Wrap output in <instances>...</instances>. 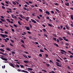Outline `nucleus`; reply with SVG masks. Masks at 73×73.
Segmentation results:
<instances>
[{"label": "nucleus", "instance_id": "1", "mask_svg": "<svg viewBox=\"0 0 73 73\" xmlns=\"http://www.w3.org/2000/svg\"><path fill=\"white\" fill-rule=\"evenodd\" d=\"M0 35L2 37H3V38H5V37H7L8 36H7V35L6 34H0Z\"/></svg>", "mask_w": 73, "mask_h": 73}, {"label": "nucleus", "instance_id": "2", "mask_svg": "<svg viewBox=\"0 0 73 73\" xmlns=\"http://www.w3.org/2000/svg\"><path fill=\"white\" fill-rule=\"evenodd\" d=\"M60 50L61 51L60 52V53L61 54H64V53H66V52L63 50L61 49Z\"/></svg>", "mask_w": 73, "mask_h": 73}, {"label": "nucleus", "instance_id": "3", "mask_svg": "<svg viewBox=\"0 0 73 73\" xmlns=\"http://www.w3.org/2000/svg\"><path fill=\"white\" fill-rule=\"evenodd\" d=\"M31 20L32 22L33 23H34L35 24H36V23H37V22L36 21H35V20L32 19H31Z\"/></svg>", "mask_w": 73, "mask_h": 73}, {"label": "nucleus", "instance_id": "4", "mask_svg": "<svg viewBox=\"0 0 73 73\" xmlns=\"http://www.w3.org/2000/svg\"><path fill=\"white\" fill-rule=\"evenodd\" d=\"M56 64L57 66H59V67H62V66H61V65H59V63L58 62H56Z\"/></svg>", "mask_w": 73, "mask_h": 73}, {"label": "nucleus", "instance_id": "5", "mask_svg": "<svg viewBox=\"0 0 73 73\" xmlns=\"http://www.w3.org/2000/svg\"><path fill=\"white\" fill-rule=\"evenodd\" d=\"M63 38L64 39V40H65L66 41H68V40L66 39V37H65L63 36Z\"/></svg>", "mask_w": 73, "mask_h": 73}, {"label": "nucleus", "instance_id": "6", "mask_svg": "<svg viewBox=\"0 0 73 73\" xmlns=\"http://www.w3.org/2000/svg\"><path fill=\"white\" fill-rule=\"evenodd\" d=\"M25 28H26L27 30V31H30V28H29V27H27V26H25Z\"/></svg>", "mask_w": 73, "mask_h": 73}, {"label": "nucleus", "instance_id": "7", "mask_svg": "<svg viewBox=\"0 0 73 73\" xmlns=\"http://www.w3.org/2000/svg\"><path fill=\"white\" fill-rule=\"evenodd\" d=\"M23 9H24V10H25L26 11H29V9L25 7H24Z\"/></svg>", "mask_w": 73, "mask_h": 73}, {"label": "nucleus", "instance_id": "8", "mask_svg": "<svg viewBox=\"0 0 73 73\" xmlns=\"http://www.w3.org/2000/svg\"><path fill=\"white\" fill-rule=\"evenodd\" d=\"M9 65H10V66H12V67H13V68H15V66H13V64H12L10 63Z\"/></svg>", "mask_w": 73, "mask_h": 73}, {"label": "nucleus", "instance_id": "9", "mask_svg": "<svg viewBox=\"0 0 73 73\" xmlns=\"http://www.w3.org/2000/svg\"><path fill=\"white\" fill-rule=\"evenodd\" d=\"M45 13H46V14H47V15H50L49 12L47 11L45 12Z\"/></svg>", "mask_w": 73, "mask_h": 73}, {"label": "nucleus", "instance_id": "10", "mask_svg": "<svg viewBox=\"0 0 73 73\" xmlns=\"http://www.w3.org/2000/svg\"><path fill=\"white\" fill-rule=\"evenodd\" d=\"M23 56L25 58H27V59H28V56H27L26 55H23Z\"/></svg>", "mask_w": 73, "mask_h": 73}, {"label": "nucleus", "instance_id": "11", "mask_svg": "<svg viewBox=\"0 0 73 73\" xmlns=\"http://www.w3.org/2000/svg\"><path fill=\"white\" fill-rule=\"evenodd\" d=\"M65 5H66V6H69V3L67 2L65 3Z\"/></svg>", "mask_w": 73, "mask_h": 73}, {"label": "nucleus", "instance_id": "12", "mask_svg": "<svg viewBox=\"0 0 73 73\" xmlns=\"http://www.w3.org/2000/svg\"><path fill=\"white\" fill-rule=\"evenodd\" d=\"M26 17L27 18H24V19H26V20H27V21H28L29 20V17Z\"/></svg>", "mask_w": 73, "mask_h": 73}, {"label": "nucleus", "instance_id": "13", "mask_svg": "<svg viewBox=\"0 0 73 73\" xmlns=\"http://www.w3.org/2000/svg\"><path fill=\"white\" fill-rule=\"evenodd\" d=\"M0 20L2 21H3V22H5V20H4V19H2V18H1Z\"/></svg>", "mask_w": 73, "mask_h": 73}, {"label": "nucleus", "instance_id": "14", "mask_svg": "<svg viewBox=\"0 0 73 73\" xmlns=\"http://www.w3.org/2000/svg\"><path fill=\"white\" fill-rule=\"evenodd\" d=\"M46 66L47 67H48V68H49V66H50V64H47V63H46Z\"/></svg>", "mask_w": 73, "mask_h": 73}, {"label": "nucleus", "instance_id": "15", "mask_svg": "<svg viewBox=\"0 0 73 73\" xmlns=\"http://www.w3.org/2000/svg\"><path fill=\"white\" fill-rule=\"evenodd\" d=\"M27 33L25 32H24L23 33H22L21 34L22 35H23V36H25V35H26Z\"/></svg>", "mask_w": 73, "mask_h": 73}, {"label": "nucleus", "instance_id": "16", "mask_svg": "<svg viewBox=\"0 0 73 73\" xmlns=\"http://www.w3.org/2000/svg\"><path fill=\"white\" fill-rule=\"evenodd\" d=\"M17 71H18V72H23V70H20L19 69H18L17 70Z\"/></svg>", "mask_w": 73, "mask_h": 73}, {"label": "nucleus", "instance_id": "17", "mask_svg": "<svg viewBox=\"0 0 73 73\" xmlns=\"http://www.w3.org/2000/svg\"><path fill=\"white\" fill-rule=\"evenodd\" d=\"M6 49L7 50H8V51H11V50L10 49L7 48H6Z\"/></svg>", "mask_w": 73, "mask_h": 73}, {"label": "nucleus", "instance_id": "18", "mask_svg": "<svg viewBox=\"0 0 73 73\" xmlns=\"http://www.w3.org/2000/svg\"><path fill=\"white\" fill-rule=\"evenodd\" d=\"M0 50L2 52H4L5 51L3 49L0 48Z\"/></svg>", "mask_w": 73, "mask_h": 73}, {"label": "nucleus", "instance_id": "19", "mask_svg": "<svg viewBox=\"0 0 73 73\" xmlns=\"http://www.w3.org/2000/svg\"><path fill=\"white\" fill-rule=\"evenodd\" d=\"M23 72H24V73H28V71H25L24 70H23Z\"/></svg>", "mask_w": 73, "mask_h": 73}, {"label": "nucleus", "instance_id": "20", "mask_svg": "<svg viewBox=\"0 0 73 73\" xmlns=\"http://www.w3.org/2000/svg\"><path fill=\"white\" fill-rule=\"evenodd\" d=\"M65 27H66V28L67 29H69V28L68 27V25H65Z\"/></svg>", "mask_w": 73, "mask_h": 73}, {"label": "nucleus", "instance_id": "21", "mask_svg": "<svg viewBox=\"0 0 73 73\" xmlns=\"http://www.w3.org/2000/svg\"><path fill=\"white\" fill-rule=\"evenodd\" d=\"M2 60L4 61H7V59L4 58H3Z\"/></svg>", "mask_w": 73, "mask_h": 73}, {"label": "nucleus", "instance_id": "22", "mask_svg": "<svg viewBox=\"0 0 73 73\" xmlns=\"http://www.w3.org/2000/svg\"><path fill=\"white\" fill-rule=\"evenodd\" d=\"M55 9L58 13H60V10L57 9Z\"/></svg>", "mask_w": 73, "mask_h": 73}, {"label": "nucleus", "instance_id": "23", "mask_svg": "<svg viewBox=\"0 0 73 73\" xmlns=\"http://www.w3.org/2000/svg\"><path fill=\"white\" fill-rule=\"evenodd\" d=\"M23 62H25V63L26 64H27L29 62L27 60H24L23 61Z\"/></svg>", "mask_w": 73, "mask_h": 73}, {"label": "nucleus", "instance_id": "24", "mask_svg": "<svg viewBox=\"0 0 73 73\" xmlns=\"http://www.w3.org/2000/svg\"><path fill=\"white\" fill-rule=\"evenodd\" d=\"M67 33L68 35H70V32H69V31H68L67 32Z\"/></svg>", "mask_w": 73, "mask_h": 73}, {"label": "nucleus", "instance_id": "25", "mask_svg": "<svg viewBox=\"0 0 73 73\" xmlns=\"http://www.w3.org/2000/svg\"><path fill=\"white\" fill-rule=\"evenodd\" d=\"M28 69L29 70H31V71L33 70V69L31 68H28Z\"/></svg>", "mask_w": 73, "mask_h": 73}, {"label": "nucleus", "instance_id": "26", "mask_svg": "<svg viewBox=\"0 0 73 73\" xmlns=\"http://www.w3.org/2000/svg\"><path fill=\"white\" fill-rule=\"evenodd\" d=\"M6 20L9 22V23H11V21H9V19H6Z\"/></svg>", "mask_w": 73, "mask_h": 73}, {"label": "nucleus", "instance_id": "27", "mask_svg": "<svg viewBox=\"0 0 73 73\" xmlns=\"http://www.w3.org/2000/svg\"><path fill=\"white\" fill-rule=\"evenodd\" d=\"M12 3L13 4H14V5H16V3H15V2L14 1H12Z\"/></svg>", "mask_w": 73, "mask_h": 73}, {"label": "nucleus", "instance_id": "28", "mask_svg": "<svg viewBox=\"0 0 73 73\" xmlns=\"http://www.w3.org/2000/svg\"><path fill=\"white\" fill-rule=\"evenodd\" d=\"M45 57H46V58H47L48 57V55L46 54H45Z\"/></svg>", "mask_w": 73, "mask_h": 73}, {"label": "nucleus", "instance_id": "29", "mask_svg": "<svg viewBox=\"0 0 73 73\" xmlns=\"http://www.w3.org/2000/svg\"><path fill=\"white\" fill-rule=\"evenodd\" d=\"M52 39H53V40H54V41H56V38H53Z\"/></svg>", "mask_w": 73, "mask_h": 73}, {"label": "nucleus", "instance_id": "30", "mask_svg": "<svg viewBox=\"0 0 73 73\" xmlns=\"http://www.w3.org/2000/svg\"><path fill=\"white\" fill-rule=\"evenodd\" d=\"M44 36H45V37H46L47 38L48 37V35H47L45 34H44Z\"/></svg>", "mask_w": 73, "mask_h": 73}, {"label": "nucleus", "instance_id": "31", "mask_svg": "<svg viewBox=\"0 0 73 73\" xmlns=\"http://www.w3.org/2000/svg\"><path fill=\"white\" fill-rule=\"evenodd\" d=\"M59 39L60 40V41H61V40H63V39H62V38H61V37H60L59 38Z\"/></svg>", "mask_w": 73, "mask_h": 73}, {"label": "nucleus", "instance_id": "32", "mask_svg": "<svg viewBox=\"0 0 73 73\" xmlns=\"http://www.w3.org/2000/svg\"><path fill=\"white\" fill-rule=\"evenodd\" d=\"M70 17L72 20H73V15H71L70 16Z\"/></svg>", "mask_w": 73, "mask_h": 73}, {"label": "nucleus", "instance_id": "33", "mask_svg": "<svg viewBox=\"0 0 73 73\" xmlns=\"http://www.w3.org/2000/svg\"><path fill=\"white\" fill-rule=\"evenodd\" d=\"M54 45L55 46H58V45L56 43H53Z\"/></svg>", "mask_w": 73, "mask_h": 73}, {"label": "nucleus", "instance_id": "34", "mask_svg": "<svg viewBox=\"0 0 73 73\" xmlns=\"http://www.w3.org/2000/svg\"><path fill=\"white\" fill-rule=\"evenodd\" d=\"M42 71H43V72H44V73H46L47 72L46 71L44 70H42Z\"/></svg>", "mask_w": 73, "mask_h": 73}, {"label": "nucleus", "instance_id": "35", "mask_svg": "<svg viewBox=\"0 0 73 73\" xmlns=\"http://www.w3.org/2000/svg\"><path fill=\"white\" fill-rule=\"evenodd\" d=\"M2 9H5V7L4 6H2Z\"/></svg>", "mask_w": 73, "mask_h": 73}, {"label": "nucleus", "instance_id": "36", "mask_svg": "<svg viewBox=\"0 0 73 73\" xmlns=\"http://www.w3.org/2000/svg\"><path fill=\"white\" fill-rule=\"evenodd\" d=\"M49 61L50 62H51V63H52V64H54V62L52 60H49Z\"/></svg>", "mask_w": 73, "mask_h": 73}, {"label": "nucleus", "instance_id": "37", "mask_svg": "<svg viewBox=\"0 0 73 73\" xmlns=\"http://www.w3.org/2000/svg\"><path fill=\"white\" fill-rule=\"evenodd\" d=\"M9 10L10 13H11V12H12V9H9Z\"/></svg>", "mask_w": 73, "mask_h": 73}, {"label": "nucleus", "instance_id": "38", "mask_svg": "<svg viewBox=\"0 0 73 73\" xmlns=\"http://www.w3.org/2000/svg\"><path fill=\"white\" fill-rule=\"evenodd\" d=\"M13 26L15 27V28H17V25L16 24H13Z\"/></svg>", "mask_w": 73, "mask_h": 73}, {"label": "nucleus", "instance_id": "39", "mask_svg": "<svg viewBox=\"0 0 73 73\" xmlns=\"http://www.w3.org/2000/svg\"><path fill=\"white\" fill-rule=\"evenodd\" d=\"M11 29L12 31H13V32H15V30H14V29L12 28H11Z\"/></svg>", "mask_w": 73, "mask_h": 73}, {"label": "nucleus", "instance_id": "40", "mask_svg": "<svg viewBox=\"0 0 73 73\" xmlns=\"http://www.w3.org/2000/svg\"><path fill=\"white\" fill-rule=\"evenodd\" d=\"M39 11L40 12H42V10L40 9H39Z\"/></svg>", "mask_w": 73, "mask_h": 73}, {"label": "nucleus", "instance_id": "41", "mask_svg": "<svg viewBox=\"0 0 73 73\" xmlns=\"http://www.w3.org/2000/svg\"><path fill=\"white\" fill-rule=\"evenodd\" d=\"M25 3H26V4H27V5H29V3L27 1H25Z\"/></svg>", "mask_w": 73, "mask_h": 73}, {"label": "nucleus", "instance_id": "42", "mask_svg": "<svg viewBox=\"0 0 73 73\" xmlns=\"http://www.w3.org/2000/svg\"><path fill=\"white\" fill-rule=\"evenodd\" d=\"M53 36L54 37H57V35H56V34H54Z\"/></svg>", "mask_w": 73, "mask_h": 73}, {"label": "nucleus", "instance_id": "43", "mask_svg": "<svg viewBox=\"0 0 73 73\" xmlns=\"http://www.w3.org/2000/svg\"><path fill=\"white\" fill-rule=\"evenodd\" d=\"M18 23L19 25H21L22 24L21 23H20V21H19L18 22Z\"/></svg>", "mask_w": 73, "mask_h": 73}, {"label": "nucleus", "instance_id": "44", "mask_svg": "<svg viewBox=\"0 0 73 73\" xmlns=\"http://www.w3.org/2000/svg\"><path fill=\"white\" fill-rule=\"evenodd\" d=\"M1 4H2V5H3V6H5V4H4V3H3L1 2Z\"/></svg>", "mask_w": 73, "mask_h": 73}, {"label": "nucleus", "instance_id": "45", "mask_svg": "<svg viewBox=\"0 0 73 73\" xmlns=\"http://www.w3.org/2000/svg\"><path fill=\"white\" fill-rule=\"evenodd\" d=\"M40 52H44V51L42 49H40Z\"/></svg>", "mask_w": 73, "mask_h": 73}, {"label": "nucleus", "instance_id": "46", "mask_svg": "<svg viewBox=\"0 0 73 73\" xmlns=\"http://www.w3.org/2000/svg\"><path fill=\"white\" fill-rule=\"evenodd\" d=\"M20 66H21V67L22 68H25V67H24V66H23V65H20Z\"/></svg>", "mask_w": 73, "mask_h": 73}, {"label": "nucleus", "instance_id": "47", "mask_svg": "<svg viewBox=\"0 0 73 73\" xmlns=\"http://www.w3.org/2000/svg\"><path fill=\"white\" fill-rule=\"evenodd\" d=\"M43 31H44V32H46V30L45 29H43Z\"/></svg>", "mask_w": 73, "mask_h": 73}, {"label": "nucleus", "instance_id": "48", "mask_svg": "<svg viewBox=\"0 0 73 73\" xmlns=\"http://www.w3.org/2000/svg\"><path fill=\"white\" fill-rule=\"evenodd\" d=\"M21 42H22L23 44H24V40H21Z\"/></svg>", "mask_w": 73, "mask_h": 73}, {"label": "nucleus", "instance_id": "49", "mask_svg": "<svg viewBox=\"0 0 73 73\" xmlns=\"http://www.w3.org/2000/svg\"><path fill=\"white\" fill-rule=\"evenodd\" d=\"M10 40L11 41V42H12L13 43H14V41H13V40L12 39H10Z\"/></svg>", "mask_w": 73, "mask_h": 73}, {"label": "nucleus", "instance_id": "50", "mask_svg": "<svg viewBox=\"0 0 73 73\" xmlns=\"http://www.w3.org/2000/svg\"><path fill=\"white\" fill-rule=\"evenodd\" d=\"M48 25L49 26V27H52V26L50 24H48Z\"/></svg>", "mask_w": 73, "mask_h": 73}, {"label": "nucleus", "instance_id": "51", "mask_svg": "<svg viewBox=\"0 0 73 73\" xmlns=\"http://www.w3.org/2000/svg\"><path fill=\"white\" fill-rule=\"evenodd\" d=\"M20 17H21L22 18H24V17H23V15H20Z\"/></svg>", "mask_w": 73, "mask_h": 73}, {"label": "nucleus", "instance_id": "52", "mask_svg": "<svg viewBox=\"0 0 73 73\" xmlns=\"http://www.w3.org/2000/svg\"><path fill=\"white\" fill-rule=\"evenodd\" d=\"M35 20H36V21H37V22H38V23H39V20L37 19H35Z\"/></svg>", "mask_w": 73, "mask_h": 73}, {"label": "nucleus", "instance_id": "53", "mask_svg": "<svg viewBox=\"0 0 73 73\" xmlns=\"http://www.w3.org/2000/svg\"><path fill=\"white\" fill-rule=\"evenodd\" d=\"M15 66L18 67V68H20V66H19L18 64H17L16 66Z\"/></svg>", "mask_w": 73, "mask_h": 73}, {"label": "nucleus", "instance_id": "54", "mask_svg": "<svg viewBox=\"0 0 73 73\" xmlns=\"http://www.w3.org/2000/svg\"><path fill=\"white\" fill-rule=\"evenodd\" d=\"M67 68L69 69H71V68H70V67H69V66H67Z\"/></svg>", "mask_w": 73, "mask_h": 73}, {"label": "nucleus", "instance_id": "55", "mask_svg": "<svg viewBox=\"0 0 73 73\" xmlns=\"http://www.w3.org/2000/svg\"><path fill=\"white\" fill-rule=\"evenodd\" d=\"M5 34H8V33L7 31H5Z\"/></svg>", "mask_w": 73, "mask_h": 73}, {"label": "nucleus", "instance_id": "56", "mask_svg": "<svg viewBox=\"0 0 73 73\" xmlns=\"http://www.w3.org/2000/svg\"><path fill=\"white\" fill-rule=\"evenodd\" d=\"M29 4H32V2L31 1H29Z\"/></svg>", "mask_w": 73, "mask_h": 73}, {"label": "nucleus", "instance_id": "57", "mask_svg": "<svg viewBox=\"0 0 73 73\" xmlns=\"http://www.w3.org/2000/svg\"><path fill=\"white\" fill-rule=\"evenodd\" d=\"M0 30L1 31H4V30H3V29L2 28H0Z\"/></svg>", "mask_w": 73, "mask_h": 73}, {"label": "nucleus", "instance_id": "58", "mask_svg": "<svg viewBox=\"0 0 73 73\" xmlns=\"http://www.w3.org/2000/svg\"><path fill=\"white\" fill-rule=\"evenodd\" d=\"M11 17L12 18H14V15L13 14L11 15Z\"/></svg>", "mask_w": 73, "mask_h": 73}, {"label": "nucleus", "instance_id": "59", "mask_svg": "<svg viewBox=\"0 0 73 73\" xmlns=\"http://www.w3.org/2000/svg\"><path fill=\"white\" fill-rule=\"evenodd\" d=\"M54 4L56 5H58V4L57 3H54Z\"/></svg>", "mask_w": 73, "mask_h": 73}, {"label": "nucleus", "instance_id": "60", "mask_svg": "<svg viewBox=\"0 0 73 73\" xmlns=\"http://www.w3.org/2000/svg\"><path fill=\"white\" fill-rule=\"evenodd\" d=\"M12 54H15V52L14 51H13L11 52Z\"/></svg>", "mask_w": 73, "mask_h": 73}, {"label": "nucleus", "instance_id": "61", "mask_svg": "<svg viewBox=\"0 0 73 73\" xmlns=\"http://www.w3.org/2000/svg\"><path fill=\"white\" fill-rule=\"evenodd\" d=\"M29 25L30 27L31 28H32V25L31 24H29Z\"/></svg>", "mask_w": 73, "mask_h": 73}, {"label": "nucleus", "instance_id": "62", "mask_svg": "<svg viewBox=\"0 0 73 73\" xmlns=\"http://www.w3.org/2000/svg\"><path fill=\"white\" fill-rule=\"evenodd\" d=\"M39 56H40V57H42V54H39Z\"/></svg>", "mask_w": 73, "mask_h": 73}, {"label": "nucleus", "instance_id": "63", "mask_svg": "<svg viewBox=\"0 0 73 73\" xmlns=\"http://www.w3.org/2000/svg\"><path fill=\"white\" fill-rule=\"evenodd\" d=\"M51 13L52 14H53V13H54V12L53 11H51Z\"/></svg>", "mask_w": 73, "mask_h": 73}, {"label": "nucleus", "instance_id": "64", "mask_svg": "<svg viewBox=\"0 0 73 73\" xmlns=\"http://www.w3.org/2000/svg\"><path fill=\"white\" fill-rule=\"evenodd\" d=\"M58 29H59V30H61V28H60V27H58Z\"/></svg>", "mask_w": 73, "mask_h": 73}]
</instances>
